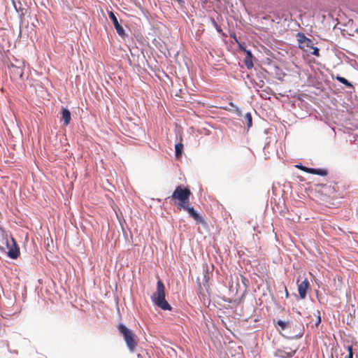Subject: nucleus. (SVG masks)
<instances>
[{"label": "nucleus", "instance_id": "obj_1", "mask_svg": "<svg viewBox=\"0 0 358 358\" xmlns=\"http://www.w3.org/2000/svg\"><path fill=\"white\" fill-rule=\"evenodd\" d=\"M0 250L7 254L13 259H17L20 255V248L15 239L0 227Z\"/></svg>", "mask_w": 358, "mask_h": 358}, {"label": "nucleus", "instance_id": "obj_2", "mask_svg": "<svg viewBox=\"0 0 358 358\" xmlns=\"http://www.w3.org/2000/svg\"><path fill=\"white\" fill-rule=\"evenodd\" d=\"M191 194V191L188 187L178 185L173 191L172 195L167 197L166 201H169L171 204L175 205L178 210H182L184 206L189 203Z\"/></svg>", "mask_w": 358, "mask_h": 358}, {"label": "nucleus", "instance_id": "obj_3", "mask_svg": "<svg viewBox=\"0 0 358 358\" xmlns=\"http://www.w3.org/2000/svg\"><path fill=\"white\" fill-rule=\"evenodd\" d=\"M165 286L162 280H158L156 291L152 296V302L164 310H171V306L165 299Z\"/></svg>", "mask_w": 358, "mask_h": 358}, {"label": "nucleus", "instance_id": "obj_4", "mask_svg": "<svg viewBox=\"0 0 358 358\" xmlns=\"http://www.w3.org/2000/svg\"><path fill=\"white\" fill-rule=\"evenodd\" d=\"M117 329L131 352H134L138 345V338L134 332L128 329L125 325L120 324L117 325Z\"/></svg>", "mask_w": 358, "mask_h": 358}, {"label": "nucleus", "instance_id": "obj_5", "mask_svg": "<svg viewBox=\"0 0 358 358\" xmlns=\"http://www.w3.org/2000/svg\"><path fill=\"white\" fill-rule=\"evenodd\" d=\"M10 77L13 80H17L19 78H22L24 71L23 68L21 66H17L13 64L8 65Z\"/></svg>", "mask_w": 358, "mask_h": 358}, {"label": "nucleus", "instance_id": "obj_6", "mask_svg": "<svg viewBox=\"0 0 358 358\" xmlns=\"http://www.w3.org/2000/svg\"><path fill=\"white\" fill-rule=\"evenodd\" d=\"M109 18L112 20L113 25L116 29L117 33L121 36L124 37L126 36L125 31L122 26L118 22V20L113 11H110L108 13Z\"/></svg>", "mask_w": 358, "mask_h": 358}, {"label": "nucleus", "instance_id": "obj_7", "mask_svg": "<svg viewBox=\"0 0 358 358\" xmlns=\"http://www.w3.org/2000/svg\"><path fill=\"white\" fill-rule=\"evenodd\" d=\"M182 209L187 211L189 215L192 217L198 223L203 222V217L194 210L193 207H191L189 206V203L184 206V207H182Z\"/></svg>", "mask_w": 358, "mask_h": 358}, {"label": "nucleus", "instance_id": "obj_8", "mask_svg": "<svg viewBox=\"0 0 358 358\" xmlns=\"http://www.w3.org/2000/svg\"><path fill=\"white\" fill-rule=\"evenodd\" d=\"M309 286V282L306 278L301 282H300L298 285V292L301 299H303L306 296V292Z\"/></svg>", "mask_w": 358, "mask_h": 358}, {"label": "nucleus", "instance_id": "obj_9", "mask_svg": "<svg viewBox=\"0 0 358 358\" xmlns=\"http://www.w3.org/2000/svg\"><path fill=\"white\" fill-rule=\"evenodd\" d=\"M71 119V112L69 110L62 108L61 120L64 122V125L67 126L70 123Z\"/></svg>", "mask_w": 358, "mask_h": 358}, {"label": "nucleus", "instance_id": "obj_10", "mask_svg": "<svg viewBox=\"0 0 358 358\" xmlns=\"http://www.w3.org/2000/svg\"><path fill=\"white\" fill-rule=\"evenodd\" d=\"M225 110H229L236 116H240L241 115V110L240 108L234 105L231 101H229L228 103V106H225Z\"/></svg>", "mask_w": 358, "mask_h": 358}, {"label": "nucleus", "instance_id": "obj_11", "mask_svg": "<svg viewBox=\"0 0 358 358\" xmlns=\"http://www.w3.org/2000/svg\"><path fill=\"white\" fill-rule=\"evenodd\" d=\"M311 174H315L320 176H325L327 175V171L323 169H311Z\"/></svg>", "mask_w": 358, "mask_h": 358}, {"label": "nucleus", "instance_id": "obj_12", "mask_svg": "<svg viewBox=\"0 0 358 358\" xmlns=\"http://www.w3.org/2000/svg\"><path fill=\"white\" fill-rule=\"evenodd\" d=\"M275 355L280 358H290L292 357L293 354L292 352H286L282 350H278L275 353Z\"/></svg>", "mask_w": 358, "mask_h": 358}, {"label": "nucleus", "instance_id": "obj_13", "mask_svg": "<svg viewBox=\"0 0 358 358\" xmlns=\"http://www.w3.org/2000/svg\"><path fill=\"white\" fill-rule=\"evenodd\" d=\"M175 150H176V157L177 158H179L183 150V144L182 143H177L175 145Z\"/></svg>", "mask_w": 358, "mask_h": 358}, {"label": "nucleus", "instance_id": "obj_14", "mask_svg": "<svg viewBox=\"0 0 358 358\" xmlns=\"http://www.w3.org/2000/svg\"><path fill=\"white\" fill-rule=\"evenodd\" d=\"M248 129H250L252 126V119L250 113H246L244 116Z\"/></svg>", "mask_w": 358, "mask_h": 358}, {"label": "nucleus", "instance_id": "obj_15", "mask_svg": "<svg viewBox=\"0 0 358 358\" xmlns=\"http://www.w3.org/2000/svg\"><path fill=\"white\" fill-rule=\"evenodd\" d=\"M244 62L248 69H251L253 67L252 57L246 56L244 59Z\"/></svg>", "mask_w": 358, "mask_h": 358}, {"label": "nucleus", "instance_id": "obj_16", "mask_svg": "<svg viewBox=\"0 0 358 358\" xmlns=\"http://www.w3.org/2000/svg\"><path fill=\"white\" fill-rule=\"evenodd\" d=\"M337 80H338L341 83L345 85L347 87H352V84L345 78L341 76H337Z\"/></svg>", "mask_w": 358, "mask_h": 358}, {"label": "nucleus", "instance_id": "obj_17", "mask_svg": "<svg viewBox=\"0 0 358 358\" xmlns=\"http://www.w3.org/2000/svg\"><path fill=\"white\" fill-rule=\"evenodd\" d=\"M208 280H209L208 273L206 272L203 275V284L204 287H206V289L208 287Z\"/></svg>", "mask_w": 358, "mask_h": 358}, {"label": "nucleus", "instance_id": "obj_18", "mask_svg": "<svg viewBox=\"0 0 358 358\" xmlns=\"http://www.w3.org/2000/svg\"><path fill=\"white\" fill-rule=\"evenodd\" d=\"M296 167L299 169H301V170H302V171H303L304 172L308 173H310V171H311V169H312V168H308V167L304 166H303L301 164L296 165Z\"/></svg>", "mask_w": 358, "mask_h": 358}, {"label": "nucleus", "instance_id": "obj_19", "mask_svg": "<svg viewBox=\"0 0 358 358\" xmlns=\"http://www.w3.org/2000/svg\"><path fill=\"white\" fill-rule=\"evenodd\" d=\"M298 36H299V41L300 43H303L305 41L311 42V41L309 38H308L307 37H306L303 34H299Z\"/></svg>", "mask_w": 358, "mask_h": 358}, {"label": "nucleus", "instance_id": "obj_20", "mask_svg": "<svg viewBox=\"0 0 358 358\" xmlns=\"http://www.w3.org/2000/svg\"><path fill=\"white\" fill-rule=\"evenodd\" d=\"M277 324L280 327L282 330L285 329L287 326V322H286L285 321L281 320H279L277 322Z\"/></svg>", "mask_w": 358, "mask_h": 358}, {"label": "nucleus", "instance_id": "obj_21", "mask_svg": "<svg viewBox=\"0 0 358 358\" xmlns=\"http://www.w3.org/2000/svg\"><path fill=\"white\" fill-rule=\"evenodd\" d=\"M348 355L347 358H353L352 347L348 346Z\"/></svg>", "mask_w": 358, "mask_h": 358}, {"label": "nucleus", "instance_id": "obj_22", "mask_svg": "<svg viewBox=\"0 0 358 358\" xmlns=\"http://www.w3.org/2000/svg\"><path fill=\"white\" fill-rule=\"evenodd\" d=\"M319 51H320V50H319V48H317V47H315V48H313V51L312 54H313V55H315V56H317V57H318V56H319Z\"/></svg>", "mask_w": 358, "mask_h": 358}, {"label": "nucleus", "instance_id": "obj_23", "mask_svg": "<svg viewBox=\"0 0 358 358\" xmlns=\"http://www.w3.org/2000/svg\"><path fill=\"white\" fill-rule=\"evenodd\" d=\"M245 52H246V56L249 57H252V52L250 50H245Z\"/></svg>", "mask_w": 358, "mask_h": 358}, {"label": "nucleus", "instance_id": "obj_24", "mask_svg": "<svg viewBox=\"0 0 358 358\" xmlns=\"http://www.w3.org/2000/svg\"><path fill=\"white\" fill-rule=\"evenodd\" d=\"M215 25L216 27V29L217 30L218 32H222V29L220 27H218L215 23Z\"/></svg>", "mask_w": 358, "mask_h": 358}, {"label": "nucleus", "instance_id": "obj_25", "mask_svg": "<svg viewBox=\"0 0 358 358\" xmlns=\"http://www.w3.org/2000/svg\"><path fill=\"white\" fill-rule=\"evenodd\" d=\"M320 322H321V317L320 315H318L317 320L315 323V325H317L319 323H320Z\"/></svg>", "mask_w": 358, "mask_h": 358}, {"label": "nucleus", "instance_id": "obj_26", "mask_svg": "<svg viewBox=\"0 0 358 358\" xmlns=\"http://www.w3.org/2000/svg\"><path fill=\"white\" fill-rule=\"evenodd\" d=\"M197 281H198L199 288V289H202L201 288V282L199 281V278L197 279Z\"/></svg>", "mask_w": 358, "mask_h": 358}, {"label": "nucleus", "instance_id": "obj_27", "mask_svg": "<svg viewBox=\"0 0 358 358\" xmlns=\"http://www.w3.org/2000/svg\"><path fill=\"white\" fill-rule=\"evenodd\" d=\"M286 296H288V292L286 290Z\"/></svg>", "mask_w": 358, "mask_h": 358}]
</instances>
